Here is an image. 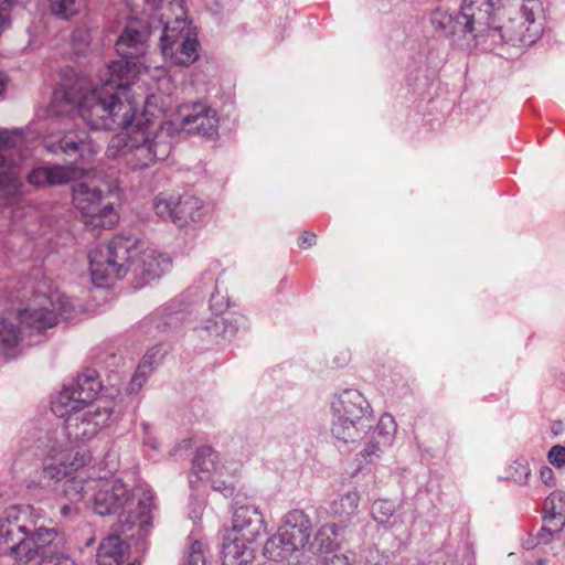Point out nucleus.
Masks as SVG:
<instances>
[{"label":"nucleus","instance_id":"nucleus-5","mask_svg":"<svg viewBox=\"0 0 565 565\" xmlns=\"http://www.w3.org/2000/svg\"><path fill=\"white\" fill-rule=\"evenodd\" d=\"M170 151L171 143L163 130V122L143 115L127 138L114 136L110 139L106 154L122 160L132 170H142L158 160H164Z\"/></svg>","mask_w":565,"mask_h":565},{"label":"nucleus","instance_id":"nucleus-1","mask_svg":"<svg viewBox=\"0 0 565 565\" xmlns=\"http://www.w3.org/2000/svg\"><path fill=\"white\" fill-rule=\"evenodd\" d=\"M99 146L85 132L73 136V206L81 214L85 231L99 236L113 228L119 215L108 196L117 181L95 167Z\"/></svg>","mask_w":565,"mask_h":565},{"label":"nucleus","instance_id":"nucleus-37","mask_svg":"<svg viewBox=\"0 0 565 565\" xmlns=\"http://www.w3.org/2000/svg\"><path fill=\"white\" fill-rule=\"evenodd\" d=\"M205 545L195 536L189 535V548L183 565H205Z\"/></svg>","mask_w":565,"mask_h":565},{"label":"nucleus","instance_id":"nucleus-48","mask_svg":"<svg viewBox=\"0 0 565 565\" xmlns=\"http://www.w3.org/2000/svg\"><path fill=\"white\" fill-rule=\"evenodd\" d=\"M316 243V234L312 232H303L299 237L298 245L300 248H309Z\"/></svg>","mask_w":565,"mask_h":565},{"label":"nucleus","instance_id":"nucleus-9","mask_svg":"<svg viewBox=\"0 0 565 565\" xmlns=\"http://www.w3.org/2000/svg\"><path fill=\"white\" fill-rule=\"evenodd\" d=\"M542 11L541 0H513L507 11L508 20L492 31V44L535 43L543 31L542 23L537 20Z\"/></svg>","mask_w":565,"mask_h":565},{"label":"nucleus","instance_id":"nucleus-2","mask_svg":"<svg viewBox=\"0 0 565 565\" xmlns=\"http://www.w3.org/2000/svg\"><path fill=\"white\" fill-rule=\"evenodd\" d=\"M135 79L134 64L110 63L100 84L78 98V116L93 129L128 128L137 114V104L129 94Z\"/></svg>","mask_w":565,"mask_h":565},{"label":"nucleus","instance_id":"nucleus-52","mask_svg":"<svg viewBox=\"0 0 565 565\" xmlns=\"http://www.w3.org/2000/svg\"><path fill=\"white\" fill-rule=\"evenodd\" d=\"M553 475V471L545 467L541 470V477L543 478V480L546 482L547 481V478H551Z\"/></svg>","mask_w":565,"mask_h":565},{"label":"nucleus","instance_id":"nucleus-17","mask_svg":"<svg viewBox=\"0 0 565 565\" xmlns=\"http://www.w3.org/2000/svg\"><path fill=\"white\" fill-rule=\"evenodd\" d=\"M73 408H75L73 406ZM114 412L111 402L99 399L97 404L92 405L88 411L81 413L73 409L74 435L76 439L89 440L105 427Z\"/></svg>","mask_w":565,"mask_h":565},{"label":"nucleus","instance_id":"nucleus-19","mask_svg":"<svg viewBox=\"0 0 565 565\" xmlns=\"http://www.w3.org/2000/svg\"><path fill=\"white\" fill-rule=\"evenodd\" d=\"M226 531L256 541L265 532L263 514L254 504L238 505L233 512L232 527Z\"/></svg>","mask_w":565,"mask_h":565},{"label":"nucleus","instance_id":"nucleus-29","mask_svg":"<svg viewBox=\"0 0 565 565\" xmlns=\"http://www.w3.org/2000/svg\"><path fill=\"white\" fill-rule=\"evenodd\" d=\"M430 23L435 31L452 38L455 41L463 40L459 14H454L444 8H437L430 13Z\"/></svg>","mask_w":565,"mask_h":565},{"label":"nucleus","instance_id":"nucleus-16","mask_svg":"<svg viewBox=\"0 0 565 565\" xmlns=\"http://www.w3.org/2000/svg\"><path fill=\"white\" fill-rule=\"evenodd\" d=\"M181 129L206 138H214L218 132L217 113L202 103L182 105L179 109Z\"/></svg>","mask_w":565,"mask_h":565},{"label":"nucleus","instance_id":"nucleus-11","mask_svg":"<svg viewBox=\"0 0 565 565\" xmlns=\"http://www.w3.org/2000/svg\"><path fill=\"white\" fill-rule=\"evenodd\" d=\"M39 137L40 134L31 128L26 130H0V191L8 195H14L19 192L21 186L19 179L20 150L25 142Z\"/></svg>","mask_w":565,"mask_h":565},{"label":"nucleus","instance_id":"nucleus-22","mask_svg":"<svg viewBox=\"0 0 565 565\" xmlns=\"http://www.w3.org/2000/svg\"><path fill=\"white\" fill-rule=\"evenodd\" d=\"M254 542L225 531L221 550L222 565H247L250 563L254 559Z\"/></svg>","mask_w":565,"mask_h":565},{"label":"nucleus","instance_id":"nucleus-56","mask_svg":"<svg viewBox=\"0 0 565 565\" xmlns=\"http://www.w3.org/2000/svg\"><path fill=\"white\" fill-rule=\"evenodd\" d=\"M72 489H73V490H76V486H75V482H74V481H73Z\"/></svg>","mask_w":565,"mask_h":565},{"label":"nucleus","instance_id":"nucleus-40","mask_svg":"<svg viewBox=\"0 0 565 565\" xmlns=\"http://www.w3.org/2000/svg\"><path fill=\"white\" fill-rule=\"evenodd\" d=\"M221 470L211 478V486L215 491L221 492L224 497H230L233 494L235 489V476L231 473L226 476L225 479H222Z\"/></svg>","mask_w":565,"mask_h":565},{"label":"nucleus","instance_id":"nucleus-18","mask_svg":"<svg viewBox=\"0 0 565 565\" xmlns=\"http://www.w3.org/2000/svg\"><path fill=\"white\" fill-rule=\"evenodd\" d=\"M150 7L149 23L153 30L161 28L162 33L169 29H181L190 23L186 20V12L183 0H145Z\"/></svg>","mask_w":565,"mask_h":565},{"label":"nucleus","instance_id":"nucleus-13","mask_svg":"<svg viewBox=\"0 0 565 565\" xmlns=\"http://www.w3.org/2000/svg\"><path fill=\"white\" fill-rule=\"evenodd\" d=\"M152 31L153 25L148 20L137 17L129 18L115 43V49L120 60L113 61L111 63L134 64L137 76L142 66L140 60L148 51V40Z\"/></svg>","mask_w":565,"mask_h":565},{"label":"nucleus","instance_id":"nucleus-47","mask_svg":"<svg viewBox=\"0 0 565 565\" xmlns=\"http://www.w3.org/2000/svg\"><path fill=\"white\" fill-rule=\"evenodd\" d=\"M90 458L92 457H90V454L88 450L78 448L75 451V455L73 456V462H72L73 469H78L79 467L85 466L87 462L90 461Z\"/></svg>","mask_w":565,"mask_h":565},{"label":"nucleus","instance_id":"nucleus-57","mask_svg":"<svg viewBox=\"0 0 565 565\" xmlns=\"http://www.w3.org/2000/svg\"><path fill=\"white\" fill-rule=\"evenodd\" d=\"M129 565H134V564H129Z\"/></svg>","mask_w":565,"mask_h":565},{"label":"nucleus","instance_id":"nucleus-36","mask_svg":"<svg viewBox=\"0 0 565 565\" xmlns=\"http://www.w3.org/2000/svg\"><path fill=\"white\" fill-rule=\"evenodd\" d=\"M395 433L396 425L394 417L390 414H384L380 418L372 437L373 439L379 440V444H382V446L387 447L392 445Z\"/></svg>","mask_w":565,"mask_h":565},{"label":"nucleus","instance_id":"nucleus-46","mask_svg":"<svg viewBox=\"0 0 565 565\" xmlns=\"http://www.w3.org/2000/svg\"><path fill=\"white\" fill-rule=\"evenodd\" d=\"M382 444H379V440L373 439L366 445V447L362 451V456L367 459L370 462L373 461V457L379 458L380 452H382Z\"/></svg>","mask_w":565,"mask_h":565},{"label":"nucleus","instance_id":"nucleus-6","mask_svg":"<svg viewBox=\"0 0 565 565\" xmlns=\"http://www.w3.org/2000/svg\"><path fill=\"white\" fill-rule=\"evenodd\" d=\"M153 492L137 489L132 493L120 480L106 482L94 495V511L99 515L118 513L120 527L130 530L135 524L146 529L151 524Z\"/></svg>","mask_w":565,"mask_h":565},{"label":"nucleus","instance_id":"nucleus-8","mask_svg":"<svg viewBox=\"0 0 565 565\" xmlns=\"http://www.w3.org/2000/svg\"><path fill=\"white\" fill-rule=\"evenodd\" d=\"M331 409V433L344 444L359 441L373 427L371 405L358 390L340 392L333 398Z\"/></svg>","mask_w":565,"mask_h":565},{"label":"nucleus","instance_id":"nucleus-7","mask_svg":"<svg viewBox=\"0 0 565 565\" xmlns=\"http://www.w3.org/2000/svg\"><path fill=\"white\" fill-rule=\"evenodd\" d=\"M8 299L11 302L28 301L26 307L18 309V316L21 323L38 333L55 327L57 315L67 303V297L46 277L30 287L24 285L22 290L10 291Z\"/></svg>","mask_w":565,"mask_h":565},{"label":"nucleus","instance_id":"nucleus-15","mask_svg":"<svg viewBox=\"0 0 565 565\" xmlns=\"http://www.w3.org/2000/svg\"><path fill=\"white\" fill-rule=\"evenodd\" d=\"M160 41L163 56L174 64L189 66L198 60L199 43L190 24L178 30L168 28Z\"/></svg>","mask_w":565,"mask_h":565},{"label":"nucleus","instance_id":"nucleus-45","mask_svg":"<svg viewBox=\"0 0 565 565\" xmlns=\"http://www.w3.org/2000/svg\"><path fill=\"white\" fill-rule=\"evenodd\" d=\"M13 3V0H0V31L10 26V11Z\"/></svg>","mask_w":565,"mask_h":565},{"label":"nucleus","instance_id":"nucleus-14","mask_svg":"<svg viewBox=\"0 0 565 565\" xmlns=\"http://www.w3.org/2000/svg\"><path fill=\"white\" fill-rule=\"evenodd\" d=\"M153 210L160 218L179 227L198 222L205 214L204 202L191 193H160L153 200Z\"/></svg>","mask_w":565,"mask_h":565},{"label":"nucleus","instance_id":"nucleus-21","mask_svg":"<svg viewBox=\"0 0 565 565\" xmlns=\"http://www.w3.org/2000/svg\"><path fill=\"white\" fill-rule=\"evenodd\" d=\"M543 526L537 534L541 543H548L554 533L559 532L565 525V493L552 492L544 502Z\"/></svg>","mask_w":565,"mask_h":565},{"label":"nucleus","instance_id":"nucleus-4","mask_svg":"<svg viewBox=\"0 0 565 565\" xmlns=\"http://www.w3.org/2000/svg\"><path fill=\"white\" fill-rule=\"evenodd\" d=\"M65 539L55 529L36 526L33 509L11 505L0 514V555L18 565L34 561L42 550L58 547Z\"/></svg>","mask_w":565,"mask_h":565},{"label":"nucleus","instance_id":"nucleus-12","mask_svg":"<svg viewBox=\"0 0 565 565\" xmlns=\"http://www.w3.org/2000/svg\"><path fill=\"white\" fill-rule=\"evenodd\" d=\"M497 13L492 0H462L458 11L463 41L477 45H493L492 31L497 30Z\"/></svg>","mask_w":565,"mask_h":565},{"label":"nucleus","instance_id":"nucleus-50","mask_svg":"<svg viewBox=\"0 0 565 565\" xmlns=\"http://www.w3.org/2000/svg\"><path fill=\"white\" fill-rule=\"evenodd\" d=\"M216 298H217V297H216L215 295H212L211 300H210V301H211V308H212V310H214L215 312L221 313V312L223 311V309L227 307V303H225V305H223V303H222V305H218V302H217V299H216Z\"/></svg>","mask_w":565,"mask_h":565},{"label":"nucleus","instance_id":"nucleus-28","mask_svg":"<svg viewBox=\"0 0 565 565\" xmlns=\"http://www.w3.org/2000/svg\"><path fill=\"white\" fill-rule=\"evenodd\" d=\"M399 508L401 504L392 500L377 499L372 503L370 514L377 525L392 530L404 523L402 514L398 513Z\"/></svg>","mask_w":565,"mask_h":565},{"label":"nucleus","instance_id":"nucleus-51","mask_svg":"<svg viewBox=\"0 0 565 565\" xmlns=\"http://www.w3.org/2000/svg\"><path fill=\"white\" fill-rule=\"evenodd\" d=\"M8 85L7 75L0 70V96L4 93Z\"/></svg>","mask_w":565,"mask_h":565},{"label":"nucleus","instance_id":"nucleus-34","mask_svg":"<svg viewBox=\"0 0 565 565\" xmlns=\"http://www.w3.org/2000/svg\"><path fill=\"white\" fill-rule=\"evenodd\" d=\"M51 411L58 417L64 419V428L67 429V422L71 416V387L63 384L62 390L52 394Z\"/></svg>","mask_w":565,"mask_h":565},{"label":"nucleus","instance_id":"nucleus-35","mask_svg":"<svg viewBox=\"0 0 565 565\" xmlns=\"http://www.w3.org/2000/svg\"><path fill=\"white\" fill-rule=\"evenodd\" d=\"M217 454L210 446L201 447L196 450L193 459V468L201 472H218L220 468L216 463Z\"/></svg>","mask_w":565,"mask_h":565},{"label":"nucleus","instance_id":"nucleus-42","mask_svg":"<svg viewBox=\"0 0 565 565\" xmlns=\"http://www.w3.org/2000/svg\"><path fill=\"white\" fill-rule=\"evenodd\" d=\"M90 43V35L87 29L73 32V55H79L87 51Z\"/></svg>","mask_w":565,"mask_h":565},{"label":"nucleus","instance_id":"nucleus-43","mask_svg":"<svg viewBox=\"0 0 565 565\" xmlns=\"http://www.w3.org/2000/svg\"><path fill=\"white\" fill-rule=\"evenodd\" d=\"M49 4L50 11L56 18H61L63 20L68 19V9L71 6V0H45Z\"/></svg>","mask_w":565,"mask_h":565},{"label":"nucleus","instance_id":"nucleus-27","mask_svg":"<svg viewBox=\"0 0 565 565\" xmlns=\"http://www.w3.org/2000/svg\"><path fill=\"white\" fill-rule=\"evenodd\" d=\"M26 181L35 186L65 184L71 181V169L56 164L38 167L28 173Z\"/></svg>","mask_w":565,"mask_h":565},{"label":"nucleus","instance_id":"nucleus-20","mask_svg":"<svg viewBox=\"0 0 565 565\" xmlns=\"http://www.w3.org/2000/svg\"><path fill=\"white\" fill-rule=\"evenodd\" d=\"M126 530L121 527L119 533L115 529L100 542L96 555L98 565H139L138 561L129 558L130 545L121 537Z\"/></svg>","mask_w":565,"mask_h":565},{"label":"nucleus","instance_id":"nucleus-44","mask_svg":"<svg viewBox=\"0 0 565 565\" xmlns=\"http://www.w3.org/2000/svg\"><path fill=\"white\" fill-rule=\"evenodd\" d=\"M548 461L554 467L561 468L565 465V446L555 445L548 451Z\"/></svg>","mask_w":565,"mask_h":565},{"label":"nucleus","instance_id":"nucleus-54","mask_svg":"<svg viewBox=\"0 0 565 565\" xmlns=\"http://www.w3.org/2000/svg\"><path fill=\"white\" fill-rule=\"evenodd\" d=\"M260 565H279L278 563H275V562H270V561H267Z\"/></svg>","mask_w":565,"mask_h":565},{"label":"nucleus","instance_id":"nucleus-41","mask_svg":"<svg viewBox=\"0 0 565 565\" xmlns=\"http://www.w3.org/2000/svg\"><path fill=\"white\" fill-rule=\"evenodd\" d=\"M40 565H71V559L65 552H46L41 551Z\"/></svg>","mask_w":565,"mask_h":565},{"label":"nucleus","instance_id":"nucleus-3","mask_svg":"<svg viewBox=\"0 0 565 565\" xmlns=\"http://www.w3.org/2000/svg\"><path fill=\"white\" fill-rule=\"evenodd\" d=\"M93 282L106 287L110 281L126 276L130 270L141 285L159 278L170 260L134 236H115L107 245L89 252Z\"/></svg>","mask_w":565,"mask_h":565},{"label":"nucleus","instance_id":"nucleus-30","mask_svg":"<svg viewBox=\"0 0 565 565\" xmlns=\"http://www.w3.org/2000/svg\"><path fill=\"white\" fill-rule=\"evenodd\" d=\"M296 551H298V548L280 527L264 545V555L268 561L275 563L288 559Z\"/></svg>","mask_w":565,"mask_h":565},{"label":"nucleus","instance_id":"nucleus-31","mask_svg":"<svg viewBox=\"0 0 565 565\" xmlns=\"http://www.w3.org/2000/svg\"><path fill=\"white\" fill-rule=\"evenodd\" d=\"M162 356L163 353L161 352V349L158 347L150 349L143 355L130 381V392L138 391L142 387V385L146 383L149 375L151 374L153 366L159 363Z\"/></svg>","mask_w":565,"mask_h":565},{"label":"nucleus","instance_id":"nucleus-10","mask_svg":"<svg viewBox=\"0 0 565 565\" xmlns=\"http://www.w3.org/2000/svg\"><path fill=\"white\" fill-rule=\"evenodd\" d=\"M61 82L55 86L52 100L47 107L50 132L44 138V145L49 152L58 154L67 153L71 148V139L65 128L68 126L71 115V82L68 65L60 71Z\"/></svg>","mask_w":565,"mask_h":565},{"label":"nucleus","instance_id":"nucleus-33","mask_svg":"<svg viewBox=\"0 0 565 565\" xmlns=\"http://www.w3.org/2000/svg\"><path fill=\"white\" fill-rule=\"evenodd\" d=\"M343 532V526H338L337 524L322 525L315 537L318 551L320 553H332L335 551L338 547L335 539L342 535Z\"/></svg>","mask_w":565,"mask_h":565},{"label":"nucleus","instance_id":"nucleus-49","mask_svg":"<svg viewBox=\"0 0 565 565\" xmlns=\"http://www.w3.org/2000/svg\"><path fill=\"white\" fill-rule=\"evenodd\" d=\"M330 561L332 565H350L349 557L347 555L334 554Z\"/></svg>","mask_w":565,"mask_h":565},{"label":"nucleus","instance_id":"nucleus-24","mask_svg":"<svg viewBox=\"0 0 565 565\" xmlns=\"http://www.w3.org/2000/svg\"><path fill=\"white\" fill-rule=\"evenodd\" d=\"M102 388L103 384L97 371L86 369L73 381V403H90L96 398Z\"/></svg>","mask_w":565,"mask_h":565},{"label":"nucleus","instance_id":"nucleus-39","mask_svg":"<svg viewBox=\"0 0 565 565\" xmlns=\"http://www.w3.org/2000/svg\"><path fill=\"white\" fill-rule=\"evenodd\" d=\"M530 475L531 469L527 460L524 458L516 459L508 469V479L518 484L525 483Z\"/></svg>","mask_w":565,"mask_h":565},{"label":"nucleus","instance_id":"nucleus-25","mask_svg":"<svg viewBox=\"0 0 565 565\" xmlns=\"http://www.w3.org/2000/svg\"><path fill=\"white\" fill-rule=\"evenodd\" d=\"M360 494L352 490L339 495L330 503V515L338 521V526H343V531L352 523L358 513Z\"/></svg>","mask_w":565,"mask_h":565},{"label":"nucleus","instance_id":"nucleus-38","mask_svg":"<svg viewBox=\"0 0 565 565\" xmlns=\"http://www.w3.org/2000/svg\"><path fill=\"white\" fill-rule=\"evenodd\" d=\"M70 34L65 33L64 35L56 36L52 39L50 44V56L49 58L55 63L60 60L67 62L68 54L71 51V42L68 40Z\"/></svg>","mask_w":565,"mask_h":565},{"label":"nucleus","instance_id":"nucleus-53","mask_svg":"<svg viewBox=\"0 0 565 565\" xmlns=\"http://www.w3.org/2000/svg\"><path fill=\"white\" fill-rule=\"evenodd\" d=\"M68 510H70V507L68 505H64L62 509H61V512L62 514H67L68 513Z\"/></svg>","mask_w":565,"mask_h":565},{"label":"nucleus","instance_id":"nucleus-55","mask_svg":"<svg viewBox=\"0 0 565 565\" xmlns=\"http://www.w3.org/2000/svg\"><path fill=\"white\" fill-rule=\"evenodd\" d=\"M72 87H73V92H74V90H75V88H76V83H75V81H74V79H73Z\"/></svg>","mask_w":565,"mask_h":565},{"label":"nucleus","instance_id":"nucleus-23","mask_svg":"<svg viewBox=\"0 0 565 565\" xmlns=\"http://www.w3.org/2000/svg\"><path fill=\"white\" fill-rule=\"evenodd\" d=\"M280 529L300 550L309 542L312 524L310 518L303 511L296 509L285 515Z\"/></svg>","mask_w":565,"mask_h":565},{"label":"nucleus","instance_id":"nucleus-26","mask_svg":"<svg viewBox=\"0 0 565 565\" xmlns=\"http://www.w3.org/2000/svg\"><path fill=\"white\" fill-rule=\"evenodd\" d=\"M238 330V319L234 321L230 318H213L204 321V324L198 328L200 337L222 343L231 341Z\"/></svg>","mask_w":565,"mask_h":565},{"label":"nucleus","instance_id":"nucleus-32","mask_svg":"<svg viewBox=\"0 0 565 565\" xmlns=\"http://www.w3.org/2000/svg\"><path fill=\"white\" fill-rule=\"evenodd\" d=\"M70 452L67 449L51 456L43 468V477L60 481L71 473Z\"/></svg>","mask_w":565,"mask_h":565}]
</instances>
